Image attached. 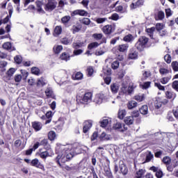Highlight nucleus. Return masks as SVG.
<instances>
[{
	"instance_id": "f257e3e1",
	"label": "nucleus",
	"mask_w": 178,
	"mask_h": 178,
	"mask_svg": "<svg viewBox=\"0 0 178 178\" xmlns=\"http://www.w3.org/2000/svg\"><path fill=\"white\" fill-rule=\"evenodd\" d=\"M56 154L58 156L56 158V162L59 165L60 168H62V164L67 162V161H70L75 155H77V152H76V149L73 148V145H60L57 144L56 147Z\"/></svg>"
},
{
	"instance_id": "f03ea898",
	"label": "nucleus",
	"mask_w": 178,
	"mask_h": 178,
	"mask_svg": "<svg viewBox=\"0 0 178 178\" xmlns=\"http://www.w3.org/2000/svg\"><path fill=\"white\" fill-rule=\"evenodd\" d=\"M147 44H148V38L145 36H141L136 43L135 47L138 51H144V48H146Z\"/></svg>"
},
{
	"instance_id": "7ed1b4c3",
	"label": "nucleus",
	"mask_w": 178,
	"mask_h": 178,
	"mask_svg": "<svg viewBox=\"0 0 178 178\" xmlns=\"http://www.w3.org/2000/svg\"><path fill=\"white\" fill-rule=\"evenodd\" d=\"M56 6H58L56 0H47L44 5V9L46 12H52V10L56 9Z\"/></svg>"
},
{
	"instance_id": "20e7f679",
	"label": "nucleus",
	"mask_w": 178,
	"mask_h": 178,
	"mask_svg": "<svg viewBox=\"0 0 178 178\" xmlns=\"http://www.w3.org/2000/svg\"><path fill=\"white\" fill-rule=\"evenodd\" d=\"M133 91H134L133 86L128 87L127 84L122 83L119 95H131V94H133Z\"/></svg>"
},
{
	"instance_id": "39448f33",
	"label": "nucleus",
	"mask_w": 178,
	"mask_h": 178,
	"mask_svg": "<svg viewBox=\"0 0 178 178\" xmlns=\"http://www.w3.org/2000/svg\"><path fill=\"white\" fill-rule=\"evenodd\" d=\"M92 99V92H86L85 93L83 98L80 100L81 104H83L84 105H87L91 102Z\"/></svg>"
},
{
	"instance_id": "423d86ee",
	"label": "nucleus",
	"mask_w": 178,
	"mask_h": 178,
	"mask_svg": "<svg viewBox=\"0 0 178 178\" xmlns=\"http://www.w3.org/2000/svg\"><path fill=\"white\" fill-rule=\"evenodd\" d=\"M103 33L106 35H109V34H112L113 31H115V26L114 25H106L102 29Z\"/></svg>"
},
{
	"instance_id": "0eeeda50",
	"label": "nucleus",
	"mask_w": 178,
	"mask_h": 178,
	"mask_svg": "<svg viewBox=\"0 0 178 178\" xmlns=\"http://www.w3.org/2000/svg\"><path fill=\"white\" fill-rule=\"evenodd\" d=\"M128 59L136 60L138 59V52L136 49L132 48L129 50L128 54Z\"/></svg>"
},
{
	"instance_id": "6e6552de",
	"label": "nucleus",
	"mask_w": 178,
	"mask_h": 178,
	"mask_svg": "<svg viewBox=\"0 0 178 178\" xmlns=\"http://www.w3.org/2000/svg\"><path fill=\"white\" fill-rule=\"evenodd\" d=\"M119 169L120 173H122L123 176H126V175L129 173V169H127V166H126L125 163L123 161H120Z\"/></svg>"
},
{
	"instance_id": "1a4fd4ad",
	"label": "nucleus",
	"mask_w": 178,
	"mask_h": 178,
	"mask_svg": "<svg viewBox=\"0 0 178 178\" xmlns=\"http://www.w3.org/2000/svg\"><path fill=\"white\" fill-rule=\"evenodd\" d=\"M40 119H42V120H45V119H47L45 122V124L51 123V121L52 120V111H48L45 115H42L40 117Z\"/></svg>"
},
{
	"instance_id": "9d476101",
	"label": "nucleus",
	"mask_w": 178,
	"mask_h": 178,
	"mask_svg": "<svg viewBox=\"0 0 178 178\" xmlns=\"http://www.w3.org/2000/svg\"><path fill=\"white\" fill-rule=\"evenodd\" d=\"M105 99V95L104 93H99L96 95L94 102L97 105H101L103 101Z\"/></svg>"
},
{
	"instance_id": "9b49d317",
	"label": "nucleus",
	"mask_w": 178,
	"mask_h": 178,
	"mask_svg": "<svg viewBox=\"0 0 178 178\" xmlns=\"http://www.w3.org/2000/svg\"><path fill=\"white\" fill-rule=\"evenodd\" d=\"M79 15V16H88V13L84 10H75L71 14V16H76Z\"/></svg>"
},
{
	"instance_id": "f8f14e48",
	"label": "nucleus",
	"mask_w": 178,
	"mask_h": 178,
	"mask_svg": "<svg viewBox=\"0 0 178 178\" xmlns=\"http://www.w3.org/2000/svg\"><path fill=\"white\" fill-rule=\"evenodd\" d=\"M116 50L119 52H127V51L129 49V44L125 43L122 44H120L115 47Z\"/></svg>"
},
{
	"instance_id": "ddd939ff",
	"label": "nucleus",
	"mask_w": 178,
	"mask_h": 178,
	"mask_svg": "<svg viewBox=\"0 0 178 178\" xmlns=\"http://www.w3.org/2000/svg\"><path fill=\"white\" fill-rule=\"evenodd\" d=\"M91 127H92V122L91 121H86L83 127V133L85 134L88 133Z\"/></svg>"
},
{
	"instance_id": "4468645a",
	"label": "nucleus",
	"mask_w": 178,
	"mask_h": 178,
	"mask_svg": "<svg viewBox=\"0 0 178 178\" xmlns=\"http://www.w3.org/2000/svg\"><path fill=\"white\" fill-rule=\"evenodd\" d=\"M144 5V0H138L136 1H134L131 4V8L132 9H137V8H140V6H143Z\"/></svg>"
},
{
	"instance_id": "2eb2a0df",
	"label": "nucleus",
	"mask_w": 178,
	"mask_h": 178,
	"mask_svg": "<svg viewBox=\"0 0 178 178\" xmlns=\"http://www.w3.org/2000/svg\"><path fill=\"white\" fill-rule=\"evenodd\" d=\"M32 127L36 131H40V130H41V129H42V123H41L40 122H32Z\"/></svg>"
},
{
	"instance_id": "dca6fc26",
	"label": "nucleus",
	"mask_w": 178,
	"mask_h": 178,
	"mask_svg": "<svg viewBox=\"0 0 178 178\" xmlns=\"http://www.w3.org/2000/svg\"><path fill=\"white\" fill-rule=\"evenodd\" d=\"M3 49H6V51H15L16 49L12 47V43L10 42H6L2 45Z\"/></svg>"
},
{
	"instance_id": "f3484780",
	"label": "nucleus",
	"mask_w": 178,
	"mask_h": 178,
	"mask_svg": "<svg viewBox=\"0 0 178 178\" xmlns=\"http://www.w3.org/2000/svg\"><path fill=\"white\" fill-rule=\"evenodd\" d=\"M111 138L112 137L111 136V135H108L105 132L102 133L99 136V140H101V141H108L109 140H111Z\"/></svg>"
},
{
	"instance_id": "a211bd4d",
	"label": "nucleus",
	"mask_w": 178,
	"mask_h": 178,
	"mask_svg": "<svg viewBox=\"0 0 178 178\" xmlns=\"http://www.w3.org/2000/svg\"><path fill=\"white\" fill-rule=\"evenodd\" d=\"M40 145H42L44 147L45 149H47V151H49L51 149V145L48 143V139H43L40 143Z\"/></svg>"
},
{
	"instance_id": "6ab92c4d",
	"label": "nucleus",
	"mask_w": 178,
	"mask_h": 178,
	"mask_svg": "<svg viewBox=\"0 0 178 178\" xmlns=\"http://www.w3.org/2000/svg\"><path fill=\"white\" fill-rule=\"evenodd\" d=\"M36 6H37V12H38L39 13H42L43 15H45V10L42 9V2L37 1Z\"/></svg>"
},
{
	"instance_id": "aec40b11",
	"label": "nucleus",
	"mask_w": 178,
	"mask_h": 178,
	"mask_svg": "<svg viewBox=\"0 0 178 178\" xmlns=\"http://www.w3.org/2000/svg\"><path fill=\"white\" fill-rule=\"evenodd\" d=\"M111 91L113 94H118V91H119V84L118 83H113L111 85Z\"/></svg>"
},
{
	"instance_id": "412c9836",
	"label": "nucleus",
	"mask_w": 178,
	"mask_h": 178,
	"mask_svg": "<svg viewBox=\"0 0 178 178\" xmlns=\"http://www.w3.org/2000/svg\"><path fill=\"white\" fill-rule=\"evenodd\" d=\"M123 41L125 42H132L134 41V36L131 34H128L123 38Z\"/></svg>"
},
{
	"instance_id": "4be33fe9",
	"label": "nucleus",
	"mask_w": 178,
	"mask_h": 178,
	"mask_svg": "<svg viewBox=\"0 0 178 178\" xmlns=\"http://www.w3.org/2000/svg\"><path fill=\"white\" fill-rule=\"evenodd\" d=\"M60 58L61 60H65V62H67V60H70V55L69 53L63 52L60 56Z\"/></svg>"
},
{
	"instance_id": "5701e85b",
	"label": "nucleus",
	"mask_w": 178,
	"mask_h": 178,
	"mask_svg": "<svg viewBox=\"0 0 178 178\" xmlns=\"http://www.w3.org/2000/svg\"><path fill=\"white\" fill-rule=\"evenodd\" d=\"M152 159H154V154H152V152H149L148 154L146 155V158L143 163L151 162Z\"/></svg>"
},
{
	"instance_id": "b1692460",
	"label": "nucleus",
	"mask_w": 178,
	"mask_h": 178,
	"mask_svg": "<svg viewBox=\"0 0 178 178\" xmlns=\"http://www.w3.org/2000/svg\"><path fill=\"white\" fill-rule=\"evenodd\" d=\"M45 84H47V81H45V79L44 77H41L38 80L37 87H44Z\"/></svg>"
},
{
	"instance_id": "393cba45",
	"label": "nucleus",
	"mask_w": 178,
	"mask_h": 178,
	"mask_svg": "<svg viewBox=\"0 0 178 178\" xmlns=\"http://www.w3.org/2000/svg\"><path fill=\"white\" fill-rule=\"evenodd\" d=\"M171 79H172V76L168 75V76L160 79V83H161V84H168V83L170 81Z\"/></svg>"
},
{
	"instance_id": "a878e982",
	"label": "nucleus",
	"mask_w": 178,
	"mask_h": 178,
	"mask_svg": "<svg viewBox=\"0 0 178 178\" xmlns=\"http://www.w3.org/2000/svg\"><path fill=\"white\" fill-rule=\"evenodd\" d=\"M137 106V102L134 100H131L127 103V108L128 109H134Z\"/></svg>"
},
{
	"instance_id": "bb28decb",
	"label": "nucleus",
	"mask_w": 178,
	"mask_h": 178,
	"mask_svg": "<svg viewBox=\"0 0 178 178\" xmlns=\"http://www.w3.org/2000/svg\"><path fill=\"white\" fill-rule=\"evenodd\" d=\"M49 151H51V149L49 150L47 149V151L40 152L39 156H40V158H42V159H47L48 156H50Z\"/></svg>"
},
{
	"instance_id": "cd10ccee",
	"label": "nucleus",
	"mask_w": 178,
	"mask_h": 178,
	"mask_svg": "<svg viewBox=\"0 0 178 178\" xmlns=\"http://www.w3.org/2000/svg\"><path fill=\"white\" fill-rule=\"evenodd\" d=\"M63 49V47L62 45H55L53 47V51L54 54H60V51Z\"/></svg>"
},
{
	"instance_id": "c85d7f7f",
	"label": "nucleus",
	"mask_w": 178,
	"mask_h": 178,
	"mask_svg": "<svg viewBox=\"0 0 178 178\" xmlns=\"http://www.w3.org/2000/svg\"><path fill=\"white\" fill-rule=\"evenodd\" d=\"M111 120L109 118H104L102 121H100L101 127H106L109 124Z\"/></svg>"
},
{
	"instance_id": "c756f323",
	"label": "nucleus",
	"mask_w": 178,
	"mask_h": 178,
	"mask_svg": "<svg viewBox=\"0 0 178 178\" xmlns=\"http://www.w3.org/2000/svg\"><path fill=\"white\" fill-rule=\"evenodd\" d=\"M139 111L142 115H147L148 113V106L147 105L142 106L141 108L139 109Z\"/></svg>"
},
{
	"instance_id": "7c9ffc66",
	"label": "nucleus",
	"mask_w": 178,
	"mask_h": 178,
	"mask_svg": "<svg viewBox=\"0 0 178 178\" xmlns=\"http://www.w3.org/2000/svg\"><path fill=\"white\" fill-rule=\"evenodd\" d=\"M84 45V42H76L72 43V47L74 49H79V48H81Z\"/></svg>"
},
{
	"instance_id": "2f4dec72",
	"label": "nucleus",
	"mask_w": 178,
	"mask_h": 178,
	"mask_svg": "<svg viewBox=\"0 0 178 178\" xmlns=\"http://www.w3.org/2000/svg\"><path fill=\"white\" fill-rule=\"evenodd\" d=\"M101 44L97 42H93L88 45V49H94V48H98Z\"/></svg>"
},
{
	"instance_id": "473e14b6",
	"label": "nucleus",
	"mask_w": 178,
	"mask_h": 178,
	"mask_svg": "<svg viewBox=\"0 0 178 178\" xmlns=\"http://www.w3.org/2000/svg\"><path fill=\"white\" fill-rule=\"evenodd\" d=\"M134 122V118H133V117L131 116H128L124 119V123L126 124H128V125L133 124Z\"/></svg>"
},
{
	"instance_id": "72a5a7b5",
	"label": "nucleus",
	"mask_w": 178,
	"mask_h": 178,
	"mask_svg": "<svg viewBox=\"0 0 178 178\" xmlns=\"http://www.w3.org/2000/svg\"><path fill=\"white\" fill-rule=\"evenodd\" d=\"M155 27H152L146 29V32L152 39L154 38V31H155Z\"/></svg>"
},
{
	"instance_id": "f704fd0d",
	"label": "nucleus",
	"mask_w": 178,
	"mask_h": 178,
	"mask_svg": "<svg viewBox=\"0 0 178 178\" xmlns=\"http://www.w3.org/2000/svg\"><path fill=\"white\" fill-rule=\"evenodd\" d=\"M16 70L15 68H10L6 72V76L8 77V80H10V77L15 74Z\"/></svg>"
},
{
	"instance_id": "c9c22d12",
	"label": "nucleus",
	"mask_w": 178,
	"mask_h": 178,
	"mask_svg": "<svg viewBox=\"0 0 178 178\" xmlns=\"http://www.w3.org/2000/svg\"><path fill=\"white\" fill-rule=\"evenodd\" d=\"M162 162L164 163L165 165H170V163L172 162V159H170V157L168 156H165L163 158Z\"/></svg>"
},
{
	"instance_id": "e433bc0d",
	"label": "nucleus",
	"mask_w": 178,
	"mask_h": 178,
	"mask_svg": "<svg viewBox=\"0 0 178 178\" xmlns=\"http://www.w3.org/2000/svg\"><path fill=\"white\" fill-rule=\"evenodd\" d=\"M92 37L96 41H99V40H102L104 35L102 33H94V34H92Z\"/></svg>"
},
{
	"instance_id": "4c0bfd02",
	"label": "nucleus",
	"mask_w": 178,
	"mask_h": 178,
	"mask_svg": "<svg viewBox=\"0 0 178 178\" xmlns=\"http://www.w3.org/2000/svg\"><path fill=\"white\" fill-rule=\"evenodd\" d=\"M113 129H115V130H118V131H123V127L120 122H117L115 124H114Z\"/></svg>"
},
{
	"instance_id": "58836bf2",
	"label": "nucleus",
	"mask_w": 178,
	"mask_h": 178,
	"mask_svg": "<svg viewBox=\"0 0 178 178\" xmlns=\"http://www.w3.org/2000/svg\"><path fill=\"white\" fill-rule=\"evenodd\" d=\"M70 19H72L70 16L65 15L61 18V22L63 24H67V22H70Z\"/></svg>"
},
{
	"instance_id": "ea45409f",
	"label": "nucleus",
	"mask_w": 178,
	"mask_h": 178,
	"mask_svg": "<svg viewBox=\"0 0 178 178\" xmlns=\"http://www.w3.org/2000/svg\"><path fill=\"white\" fill-rule=\"evenodd\" d=\"M165 95L168 99H172V98L175 99L176 98V94L173 92L167 91L165 92Z\"/></svg>"
},
{
	"instance_id": "a19ab883",
	"label": "nucleus",
	"mask_w": 178,
	"mask_h": 178,
	"mask_svg": "<svg viewBox=\"0 0 178 178\" xmlns=\"http://www.w3.org/2000/svg\"><path fill=\"white\" fill-rule=\"evenodd\" d=\"M56 137V134L54 131H51L48 134V138L50 141H54Z\"/></svg>"
},
{
	"instance_id": "79ce46f5",
	"label": "nucleus",
	"mask_w": 178,
	"mask_h": 178,
	"mask_svg": "<svg viewBox=\"0 0 178 178\" xmlns=\"http://www.w3.org/2000/svg\"><path fill=\"white\" fill-rule=\"evenodd\" d=\"M105 176H107L108 178H113V175H112V172H111V168H104Z\"/></svg>"
},
{
	"instance_id": "37998d69",
	"label": "nucleus",
	"mask_w": 178,
	"mask_h": 178,
	"mask_svg": "<svg viewBox=\"0 0 178 178\" xmlns=\"http://www.w3.org/2000/svg\"><path fill=\"white\" fill-rule=\"evenodd\" d=\"M145 173V170L140 169L138 172H136V175L135 176V178H141L143 177V175Z\"/></svg>"
},
{
	"instance_id": "c03bdc74",
	"label": "nucleus",
	"mask_w": 178,
	"mask_h": 178,
	"mask_svg": "<svg viewBox=\"0 0 178 178\" xmlns=\"http://www.w3.org/2000/svg\"><path fill=\"white\" fill-rule=\"evenodd\" d=\"M7 9L8 10V15H10V17H12V15L13 14V6L12 3H8Z\"/></svg>"
},
{
	"instance_id": "a18cd8bd",
	"label": "nucleus",
	"mask_w": 178,
	"mask_h": 178,
	"mask_svg": "<svg viewBox=\"0 0 178 178\" xmlns=\"http://www.w3.org/2000/svg\"><path fill=\"white\" fill-rule=\"evenodd\" d=\"M87 76L91 77L94 74V68L92 67H88L86 70Z\"/></svg>"
},
{
	"instance_id": "49530a36",
	"label": "nucleus",
	"mask_w": 178,
	"mask_h": 178,
	"mask_svg": "<svg viewBox=\"0 0 178 178\" xmlns=\"http://www.w3.org/2000/svg\"><path fill=\"white\" fill-rule=\"evenodd\" d=\"M14 60L17 65H20L23 62V58H22V56L17 55L14 58Z\"/></svg>"
},
{
	"instance_id": "de8ad7c7",
	"label": "nucleus",
	"mask_w": 178,
	"mask_h": 178,
	"mask_svg": "<svg viewBox=\"0 0 178 178\" xmlns=\"http://www.w3.org/2000/svg\"><path fill=\"white\" fill-rule=\"evenodd\" d=\"M31 72L33 73V74H35L36 76H39L40 74V69L37 67H33Z\"/></svg>"
},
{
	"instance_id": "09e8293b",
	"label": "nucleus",
	"mask_w": 178,
	"mask_h": 178,
	"mask_svg": "<svg viewBox=\"0 0 178 178\" xmlns=\"http://www.w3.org/2000/svg\"><path fill=\"white\" fill-rule=\"evenodd\" d=\"M126 110H120L118 112L119 119H124V116H126Z\"/></svg>"
},
{
	"instance_id": "8fccbe9b",
	"label": "nucleus",
	"mask_w": 178,
	"mask_h": 178,
	"mask_svg": "<svg viewBox=\"0 0 178 178\" xmlns=\"http://www.w3.org/2000/svg\"><path fill=\"white\" fill-rule=\"evenodd\" d=\"M54 33L57 35H60V34H62V26H56V28L54 29Z\"/></svg>"
},
{
	"instance_id": "3c124183",
	"label": "nucleus",
	"mask_w": 178,
	"mask_h": 178,
	"mask_svg": "<svg viewBox=\"0 0 178 178\" xmlns=\"http://www.w3.org/2000/svg\"><path fill=\"white\" fill-rule=\"evenodd\" d=\"M61 44H63L64 45H69V44H72V40L67 38H63L61 39Z\"/></svg>"
},
{
	"instance_id": "603ef678",
	"label": "nucleus",
	"mask_w": 178,
	"mask_h": 178,
	"mask_svg": "<svg viewBox=\"0 0 178 178\" xmlns=\"http://www.w3.org/2000/svg\"><path fill=\"white\" fill-rule=\"evenodd\" d=\"M54 94V91L52 90L51 88H47L45 90V95L47 97H52V95Z\"/></svg>"
},
{
	"instance_id": "864d4df0",
	"label": "nucleus",
	"mask_w": 178,
	"mask_h": 178,
	"mask_svg": "<svg viewBox=\"0 0 178 178\" xmlns=\"http://www.w3.org/2000/svg\"><path fill=\"white\" fill-rule=\"evenodd\" d=\"M135 99L136 101H138L139 102H141L142 101H144V99H145V96L144 95V94L140 95H136L135 96Z\"/></svg>"
},
{
	"instance_id": "5fc2aeb1",
	"label": "nucleus",
	"mask_w": 178,
	"mask_h": 178,
	"mask_svg": "<svg viewBox=\"0 0 178 178\" xmlns=\"http://www.w3.org/2000/svg\"><path fill=\"white\" fill-rule=\"evenodd\" d=\"M171 66H172V70H174V72H178V63H177V61H173L171 63Z\"/></svg>"
},
{
	"instance_id": "6e6d98bb",
	"label": "nucleus",
	"mask_w": 178,
	"mask_h": 178,
	"mask_svg": "<svg viewBox=\"0 0 178 178\" xmlns=\"http://www.w3.org/2000/svg\"><path fill=\"white\" fill-rule=\"evenodd\" d=\"M71 30L74 34H76V33H79V31H80L81 28L76 25H74L72 26Z\"/></svg>"
},
{
	"instance_id": "4d7b16f0",
	"label": "nucleus",
	"mask_w": 178,
	"mask_h": 178,
	"mask_svg": "<svg viewBox=\"0 0 178 178\" xmlns=\"http://www.w3.org/2000/svg\"><path fill=\"white\" fill-rule=\"evenodd\" d=\"M157 17L159 20H163V19H165V13L159 11L157 14Z\"/></svg>"
},
{
	"instance_id": "13d9d810",
	"label": "nucleus",
	"mask_w": 178,
	"mask_h": 178,
	"mask_svg": "<svg viewBox=\"0 0 178 178\" xmlns=\"http://www.w3.org/2000/svg\"><path fill=\"white\" fill-rule=\"evenodd\" d=\"M110 19L114 20L115 22L119 20V15L118 13H113L112 15L109 17Z\"/></svg>"
},
{
	"instance_id": "bf43d9fd",
	"label": "nucleus",
	"mask_w": 178,
	"mask_h": 178,
	"mask_svg": "<svg viewBox=\"0 0 178 178\" xmlns=\"http://www.w3.org/2000/svg\"><path fill=\"white\" fill-rule=\"evenodd\" d=\"M78 168L81 169V170H83V169H86V162L84 161H80L78 165Z\"/></svg>"
},
{
	"instance_id": "052dcab7",
	"label": "nucleus",
	"mask_w": 178,
	"mask_h": 178,
	"mask_svg": "<svg viewBox=\"0 0 178 178\" xmlns=\"http://www.w3.org/2000/svg\"><path fill=\"white\" fill-rule=\"evenodd\" d=\"M119 65L120 63L118 60H115L114 61L112 64H111V67L112 69H113L114 70H116V69H118V67H119Z\"/></svg>"
},
{
	"instance_id": "680f3d73",
	"label": "nucleus",
	"mask_w": 178,
	"mask_h": 178,
	"mask_svg": "<svg viewBox=\"0 0 178 178\" xmlns=\"http://www.w3.org/2000/svg\"><path fill=\"white\" fill-rule=\"evenodd\" d=\"M104 83H106L107 86H109V84H111V82L112 81V77H111L110 76H107L104 77Z\"/></svg>"
},
{
	"instance_id": "e2e57ef3",
	"label": "nucleus",
	"mask_w": 178,
	"mask_h": 178,
	"mask_svg": "<svg viewBox=\"0 0 178 178\" xmlns=\"http://www.w3.org/2000/svg\"><path fill=\"white\" fill-rule=\"evenodd\" d=\"M103 72L104 74H107V76H109L111 74L112 70L111 68H108V67L103 68Z\"/></svg>"
},
{
	"instance_id": "0e129e2a",
	"label": "nucleus",
	"mask_w": 178,
	"mask_h": 178,
	"mask_svg": "<svg viewBox=\"0 0 178 178\" xmlns=\"http://www.w3.org/2000/svg\"><path fill=\"white\" fill-rule=\"evenodd\" d=\"M159 73H160V74H162V75L168 74L169 70L165 69V68H161L159 70Z\"/></svg>"
},
{
	"instance_id": "69168bd1",
	"label": "nucleus",
	"mask_w": 178,
	"mask_h": 178,
	"mask_svg": "<svg viewBox=\"0 0 178 178\" xmlns=\"http://www.w3.org/2000/svg\"><path fill=\"white\" fill-rule=\"evenodd\" d=\"M164 60H165L167 63H170V62H172V57L170 56V54H166L164 56Z\"/></svg>"
},
{
	"instance_id": "338daca9",
	"label": "nucleus",
	"mask_w": 178,
	"mask_h": 178,
	"mask_svg": "<svg viewBox=\"0 0 178 178\" xmlns=\"http://www.w3.org/2000/svg\"><path fill=\"white\" fill-rule=\"evenodd\" d=\"M155 175L157 178H162L163 177V172L161 170H157Z\"/></svg>"
},
{
	"instance_id": "774afa93",
	"label": "nucleus",
	"mask_w": 178,
	"mask_h": 178,
	"mask_svg": "<svg viewBox=\"0 0 178 178\" xmlns=\"http://www.w3.org/2000/svg\"><path fill=\"white\" fill-rule=\"evenodd\" d=\"M172 87L175 91H177L178 92V81H175L172 82Z\"/></svg>"
}]
</instances>
